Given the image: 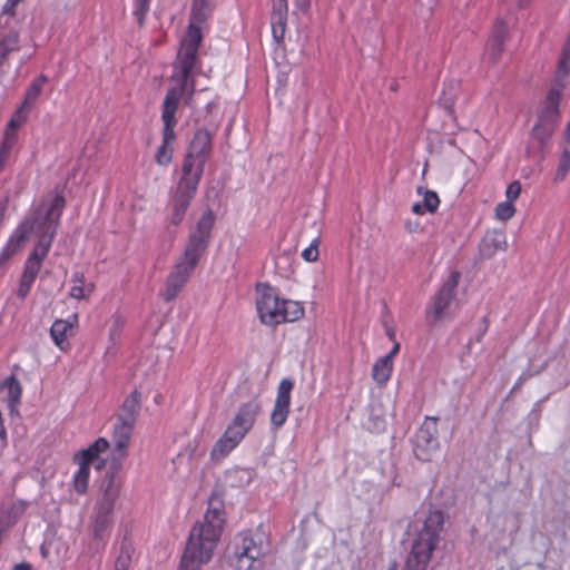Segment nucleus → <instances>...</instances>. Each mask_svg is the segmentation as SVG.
<instances>
[{"mask_svg": "<svg viewBox=\"0 0 570 570\" xmlns=\"http://www.w3.org/2000/svg\"><path fill=\"white\" fill-rule=\"evenodd\" d=\"M569 170H570V150L568 148H564L561 154L560 160H559L554 180H557V181L563 180Z\"/></svg>", "mask_w": 570, "mask_h": 570, "instance_id": "obj_35", "label": "nucleus"}, {"mask_svg": "<svg viewBox=\"0 0 570 570\" xmlns=\"http://www.w3.org/2000/svg\"><path fill=\"white\" fill-rule=\"evenodd\" d=\"M272 24H273V35H274V38L276 40H279L284 37V35L281 37V29H279V26L278 23H276L275 21H272Z\"/></svg>", "mask_w": 570, "mask_h": 570, "instance_id": "obj_46", "label": "nucleus"}, {"mask_svg": "<svg viewBox=\"0 0 570 570\" xmlns=\"http://www.w3.org/2000/svg\"><path fill=\"white\" fill-rule=\"evenodd\" d=\"M237 445L238 443L233 441V438H227L223 434L210 451L212 460L219 461L226 458Z\"/></svg>", "mask_w": 570, "mask_h": 570, "instance_id": "obj_27", "label": "nucleus"}, {"mask_svg": "<svg viewBox=\"0 0 570 570\" xmlns=\"http://www.w3.org/2000/svg\"><path fill=\"white\" fill-rule=\"evenodd\" d=\"M480 254L483 258H490L495 253L507 249V237L501 230L488 232L480 243Z\"/></svg>", "mask_w": 570, "mask_h": 570, "instance_id": "obj_19", "label": "nucleus"}, {"mask_svg": "<svg viewBox=\"0 0 570 570\" xmlns=\"http://www.w3.org/2000/svg\"><path fill=\"white\" fill-rule=\"evenodd\" d=\"M520 193L521 184L518 180L512 181L505 190L507 200L513 203L519 197Z\"/></svg>", "mask_w": 570, "mask_h": 570, "instance_id": "obj_42", "label": "nucleus"}, {"mask_svg": "<svg viewBox=\"0 0 570 570\" xmlns=\"http://www.w3.org/2000/svg\"><path fill=\"white\" fill-rule=\"evenodd\" d=\"M215 222L214 213L208 209L199 218L196 229L190 234L180 262L196 267L199 258L205 253Z\"/></svg>", "mask_w": 570, "mask_h": 570, "instance_id": "obj_11", "label": "nucleus"}, {"mask_svg": "<svg viewBox=\"0 0 570 570\" xmlns=\"http://www.w3.org/2000/svg\"><path fill=\"white\" fill-rule=\"evenodd\" d=\"M444 515L441 511H430L416 528L411 552L404 570H425L438 547L443 530Z\"/></svg>", "mask_w": 570, "mask_h": 570, "instance_id": "obj_5", "label": "nucleus"}, {"mask_svg": "<svg viewBox=\"0 0 570 570\" xmlns=\"http://www.w3.org/2000/svg\"><path fill=\"white\" fill-rule=\"evenodd\" d=\"M72 286L70 288V296L76 299L87 298L95 289L92 283H86L85 276L80 273H75L71 277Z\"/></svg>", "mask_w": 570, "mask_h": 570, "instance_id": "obj_23", "label": "nucleus"}, {"mask_svg": "<svg viewBox=\"0 0 570 570\" xmlns=\"http://www.w3.org/2000/svg\"><path fill=\"white\" fill-rule=\"evenodd\" d=\"M212 3L206 0H194L190 23L174 63L171 82L185 85L194 82V69L198 62L197 52L203 39L200 26L208 18Z\"/></svg>", "mask_w": 570, "mask_h": 570, "instance_id": "obj_4", "label": "nucleus"}, {"mask_svg": "<svg viewBox=\"0 0 570 570\" xmlns=\"http://www.w3.org/2000/svg\"><path fill=\"white\" fill-rule=\"evenodd\" d=\"M304 314L303 307L299 303L289 299H282V307L278 317V324L283 322H294L301 318Z\"/></svg>", "mask_w": 570, "mask_h": 570, "instance_id": "obj_25", "label": "nucleus"}, {"mask_svg": "<svg viewBox=\"0 0 570 570\" xmlns=\"http://www.w3.org/2000/svg\"><path fill=\"white\" fill-rule=\"evenodd\" d=\"M63 207L65 198L58 194L52 197L49 205L42 204L19 225L0 254L1 266L22 247L30 234L35 233L38 236V242L24 263V269L17 289V295L20 298L28 295L41 269L42 262L53 242Z\"/></svg>", "mask_w": 570, "mask_h": 570, "instance_id": "obj_2", "label": "nucleus"}, {"mask_svg": "<svg viewBox=\"0 0 570 570\" xmlns=\"http://www.w3.org/2000/svg\"><path fill=\"white\" fill-rule=\"evenodd\" d=\"M296 7L302 11L307 10L309 7V0H295Z\"/></svg>", "mask_w": 570, "mask_h": 570, "instance_id": "obj_47", "label": "nucleus"}, {"mask_svg": "<svg viewBox=\"0 0 570 570\" xmlns=\"http://www.w3.org/2000/svg\"><path fill=\"white\" fill-rule=\"evenodd\" d=\"M440 204L439 196L435 191L426 190L423 196L422 203H415L412 206V212L417 215H423L425 212L434 213Z\"/></svg>", "mask_w": 570, "mask_h": 570, "instance_id": "obj_28", "label": "nucleus"}, {"mask_svg": "<svg viewBox=\"0 0 570 570\" xmlns=\"http://www.w3.org/2000/svg\"><path fill=\"white\" fill-rule=\"evenodd\" d=\"M0 393H6V402L11 411L19 404L21 399V384L19 381L11 376L4 381L2 386L0 387Z\"/></svg>", "mask_w": 570, "mask_h": 570, "instance_id": "obj_21", "label": "nucleus"}, {"mask_svg": "<svg viewBox=\"0 0 570 570\" xmlns=\"http://www.w3.org/2000/svg\"><path fill=\"white\" fill-rule=\"evenodd\" d=\"M21 0H7V2L4 3L3 8H2V13L4 14H13L14 13V8L17 7V4L20 2Z\"/></svg>", "mask_w": 570, "mask_h": 570, "instance_id": "obj_43", "label": "nucleus"}, {"mask_svg": "<svg viewBox=\"0 0 570 570\" xmlns=\"http://www.w3.org/2000/svg\"><path fill=\"white\" fill-rule=\"evenodd\" d=\"M256 295V308L262 323L269 326L277 325L282 299H279L275 288L267 284H258Z\"/></svg>", "mask_w": 570, "mask_h": 570, "instance_id": "obj_15", "label": "nucleus"}, {"mask_svg": "<svg viewBox=\"0 0 570 570\" xmlns=\"http://www.w3.org/2000/svg\"><path fill=\"white\" fill-rule=\"evenodd\" d=\"M273 1V12H272V21L278 23L281 29V37L285 32V24L287 20V0H272Z\"/></svg>", "mask_w": 570, "mask_h": 570, "instance_id": "obj_30", "label": "nucleus"}, {"mask_svg": "<svg viewBox=\"0 0 570 570\" xmlns=\"http://www.w3.org/2000/svg\"><path fill=\"white\" fill-rule=\"evenodd\" d=\"M198 185V180L181 175L169 204V225L178 226L183 222L185 213L197 191Z\"/></svg>", "mask_w": 570, "mask_h": 570, "instance_id": "obj_13", "label": "nucleus"}, {"mask_svg": "<svg viewBox=\"0 0 570 570\" xmlns=\"http://www.w3.org/2000/svg\"><path fill=\"white\" fill-rule=\"evenodd\" d=\"M564 140H566V142L570 141V121L568 122L566 130H564Z\"/></svg>", "mask_w": 570, "mask_h": 570, "instance_id": "obj_50", "label": "nucleus"}, {"mask_svg": "<svg viewBox=\"0 0 570 570\" xmlns=\"http://www.w3.org/2000/svg\"><path fill=\"white\" fill-rule=\"evenodd\" d=\"M195 267L189 266L180 261L176 263L173 271L167 277L163 297L166 302L175 299L183 287L188 282Z\"/></svg>", "mask_w": 570, "mask_h": 570, "instance_id": "obj_17", "label": "nucleus"}, {"mask_svg": "<svg viewBox=\"0 0 570 570\" xmlns=\"http://www.w3.org/2000/svg\"><path fill=\"white\" fill-rule=\"evenodd\" d=\"M387 570H397V563L395 561L391 562Z\"/></svg>", "mask_w": 570, "mask_h": 570, "instance_id": "obj_51", "label": "nucleus"}, {"mask_svg": "<svg viewBox=\"0 0 570 570\" xmlns=\"http://www.w3.org/2000/svg\"><path fill=\"white\" fill-rule=\"evenodd\" d=\"M131 563V547L128 543H122L120 552L115 561L114 570H128Z\"/></svg>", "mask_w": 570, "mask_h": 570, "instance_id": "obj_33", "label": "nucleus"}, {"mask_svg": "<svg viewBox=\"0 0 570 570\" xmlns=\"http://www.w3.org/2000/svg\"><path fill=\"white\" fill-rule=\"evenodd\" d=\"M438 449V417L426 416L414 435L413 452L419 460L428 462Z\"/></svg>", "mask_w": 570, "mask_h": 570, "instance_id": "obj_14", "label": "nucleus"}, {"mask_svg": "<svg viewBox=\"0 0 570 570\" xmlns=\"http://www.w3.org/2000/svg\"><path fill=\"white\" fill-rule=\"evenodd\" d=\"M228 479L236 481V485L243 487L249 484L253 479V472L249 469H235L228 473Z\"/></svg>", "mask_w": 570, "mask_h": 570, "instance_id": "obj_34", "label": "nucleus"}, {"mask_svg": "<svg viewBox=\"0 0 570 570\" xmlns=\"http://www.w3.org/2000/svg\"><path fill=\"white\" fill-rule=\"evenodd\" d=\"M210 149L212 135L206 129H198L184 159L181 175L200 181Z\"/></svg>", "mask_w": 570, "mask_h": 570, "instance_id": "obj_10", "label": "nucleus"}, {"mask_svg": "<svg viewBox=\"0 0 570 570\" xmlns=\"http://www.w3.org/2000/svg\"><path fill=\"white\" fill-rule=\"evenodd\" d=\"M140 407L141 394L138 390H134L126 396L117 414V423L112 431V441L115 443L112 463L119 464V461L126 456V449L129 444Z\"/></svg>", "mask_w": 570, "mask_h": 570, "instance_id": "obj_8", "label": "nucleus"}, {"mask_svg": "<svg viewBox=\"0 0 570 570\" xmlns=\"http://www.w3.org/2000/svg\"><path fill=\"white\" fill-rule=\"evenodd\" d=\"M63 207L65 198L58 194L52 197L49 205L42 204L19 225L0 254L1 266L22 247L30 234L35 233L38 236V242L24 263V269L17 289V295L20 298L28 295L41 269L42 262L53 242Z\"/></svg>", "mask_w": 570, "mask_h": 570, "instance_id": "obj_1", "label": "nucleus"}, {"mask_svg": "<svg viewBox=\"0 0 570 570\" xmlns=\"http://www.w3.org/2000/svg\"><path fill=\"white\" fill-rule=\"evenodd\" d=\"M148 9H149V0H136L134 13L137 17V20L139 23H142V20L145 18V14L147 13Z\"/></svg>", "mask_w": 570, "mask_h": 570, "instance_id": "obj_41", "label": "nucleus"}, {"mask_svg": "<svg viewBox=\"0 0 570 570\" xmlns=\"http://www.w3.org/2000/svg\"><path fill=\"white\" fill-rule=\"evenodd\" d=\"M224 524L223 503L212 498L203 521L191 528L178 570H199L216 548Z\"/></svg>", "mask_w": 570, "mask_h": 570, "instance_id": "obj_3", "label": "nucleus"}, {"mask_svg": "<svg viewBox=\"0 0 570 570\" xmlns=\"http://www.w3.org/2000/svg\"><path fill=\"white\" fill-rule=\"evenodd\" d=\"M507 35V27L503 21H498L493 28L492 35L487 45V56L497 60L502 51V46Z\"/></svg>", "mask_w": 570, "mask_h": 570, "instance_id": "obj_20", "label": "nucleus"}, {"mask_svg": "<svg viewBox=\"0 0 570 570\" xmlns=\"http://www.w3.org/2000/svg\"><path fill=\"white\" fill-rule=\"evenodd\" d=\"M386 335L389 336V338L391 341L396 342L395 341V331L392 327L386 328Z\"/></svg>", "mask_w": 570, "mask_h": 570, "instance_id": "obj_48", "label": "nucleus"}, {"mask_svg": "<svg viewBox=\"0 0 570 570\" xmlns=\"http://www.w3.org/2000/svg\"><path fill=\"white\" fill-rule=\"evenodd\" d=\"M261 409L262 406L259 401L257 399H252L239 406L232 422L235 424V426H239L242 430L248 433L253 428L256 416L261 412Z\"/></svg>", "mask_w": 570, "mask_h": 570, "instance_id": "obj_18", "label": "nucleus"}, {"mask_svg": "<svg viewBox=\"0 0 570 570\" xmlns=\"http://www.w3.org/2000/svg\"><path fill=\"white\" fill-rule=\"evenodd\" d=\"M384 424H385V423H384V420H383V419H381V417H379V416H376V417L374 419V422H373V426H372V429H373V430H375V431H381V430H383V429H384Z\"/></svg>", "mask_w": 570, "mask_h": 570, "instance_id": "obj_44", "label": "nucleus"}, {"mask_svg": "<svg viewBox=\"0 0 570 570\" xmlns=\"http://www.w3.org/2000/svg\"><path fill=\"white\" fill-rule=\"evenodd\" d=\"M246 434L247 433L244 430H242L239 426H235L233 422L228 424L227 429L224 432L225 436L233 438V441H235L238 444L242 442Z\"/></svg>", "mask_w": 570, "mask_h": 570, "instance_id": "obj_39", "label": "nucleus"}, {"mask_svg": "<svg viewBox=\"0 0 570 570\" xmlns=\"http://www.w3.org/2000/svg\"><path fill=\"white\" fill-rule=\"evenodd\" d=\"M400 351V344L397 342H394V345L389 354L385 356L390 357V362H393V357L399 353Z\"/></svg>", "mask_w": 570, "mask_h": 570, "instance_id": "obj_45", "label": "nucleus"}, {"mask_svg": "<svg viewBox=\"0 0 570 570\" xmlns=\"http://www.w3.org/2000/svg\"><path fill=\"white\" fill-rule=\"evenodd\" d=\"M264 553L261 542L248 534H240L236 538L232 564L235 570H256Z\"/></svg>", "mask_w": 570, "mask_h": 570, "instance_id": "obj_12", "label": "nucleus"}, {"mask_svg": "<svg viewBox=\"0 0 570 570\" xmlns=\"http://www.w3.org/2000/svg\"><path fill=\"white\" fill-rule=\"evenodd\" d=\"M47 80L48 79L46 76H39L30 85V87L28 88V90L26 92V96H24V99L22 102V108H28V109L31 108V106L37 101V99L41 95L42 88H43L45 83L47 82Z\"/></svg>", "mask_w": 570, "mask_h": 570, "instance_id": "obj_29", "label": "nucleus"}, {"mask_svg": "<svg viewBox=\"0 0 570 570\" xmlns=\"http://www.w3.org/2000/svg\"><path fill=\"white\" fill-rule=\"evenodd\" d=\"M392 370L393 362H390L389 356H383L374 363L372 377L377 384L383 385L390 380Z\"/></svg>", "mask_w": 570, "mask_h": 570, "instance_id": "obj_24", "label": "nucleus"}, {"mask_svg": "<svg viewBox=\"0 0 570 570\" xmlns=\"http://www.w3.org/2000/svg\"><path fill=\"white\" fill-rule=\"evenodd\" d=\"M320 239L315 238L311 245L302 252V257L309 263L316 262L318 258Z\"/></svg>", "mask_w": 570, "mask_h": 570, "instance_id": "obj_38", "label": "nucleus"}, {"mask_svg": "<svg viewBox=\"0 0 570 570\" xmlns=\"http://www.w3.org/2000/svg\"><path fill=\"white\" fill-rule=\"evenodd\" d=\"M195 91V83L190 85L171 82V87L168 89L167 95L163 102L161 119L164 122L163 130V144L158 148L156 154V163L160 166H167L170 164L173 158V142L175 140L174 127L176 126V110L178 102L181 98L185 99L187 105L190 104V98Z\"/></svg>", "mask_w": 570, "mask_h": 570, "instance_id": "obj_6", "label": "nucleus"}, {"mask_svg": "<svg viewBox=\"0 0 570 570\" xmlns=\"http://www.w3.org/2000/svg\"><path fill=\"white\" fill-rule=\"evenodd\" d=\"M108 441L105 438H99L88 449L83 450L80 453V462H86V464L89 465L96 464V468L100 469L101 462L98 460V455L99 453L105 452L108 449Z\"/></svg>", "mask_w": 570, "mask_h": 570, "instance_id": "obj_22", "label": "nucleus"}, {"mask_svg": "<svg viewBox=\"0 0 570 570\" xmlns=\"http://www.w3.org/2000/svg\"><path fill=\"white\" fill-rule=\"evenodd\" d=\"M27 109L28 108H22V105H21L20 108L13 115L12 119L9 121L7 128H10L11 130H16V128L21 126L26 121V115L23 112Z\"/></svg>", "mask_w": 570, "mask_h": 570, "instance_id": "obj_40", "label": "nucleus"}, {"mask_svg": "<svg viewBox=\"0 0 570 570\" xmlns=\"http://www.w3.org/2000/svg\"><path fill=\"white\" fill-rule=\"evenodd\" d=\"M118 463H111L101 483V495L98 498L91 515V529L96 540H102L111 528L115 502L119 497V484L115 480Z\"/></svg>", "mask_w": 570, "mask_h": 570, "instance_id": "obj_7", "label": "nucleus"}, {"mask_svg": "<svg viewBox=\"0 0 570 570\" xmlns=\"http://www.w3.org/2000/svg\"><path fill=\"white\" fill-rule=\"evenodd\" d=\"M459 279L460 274L458 272H452L434 296L431 306L425 313L429 325L436 326L438 324L449 321L454 316L459 307L455 294Z\"/></svg>", "mask_w": 570, "mask_h": 570, "instance_id": "obj_9", "label": "nucleus"}, {"mask_svg": "<svg viewBox=\"0 0 570 570\" xmlns=\"http://www.w3.org/2000/svg\"><path fill=\"white\" fill-rule=\"evenodd\" d=\"M13 570H31L30 566L28 563H19L17 564Z\"/></svg>", "mask_w": 570, "mask_h": 570, "instance_id": "obj_49", "label": "nucleus"}, {"mask_svg": "<svg viewBox=\"0 0 570 570\" xmlns=\"http://www.w3.org/2000/svg\"><path fill=\"white\" fill-rule=\"evenodd\" d=\"M515 213L513 204L509 200L499 203L495 207V216L500 220L510 219Z\"/></svg>", "mask_w": 570, "mask_h": 570, "instance_id": "obj_36", "label": "nucleus"}, {"mask_svg": "<svg viewBox=\"0 0 570 570\" xmlns=\"http://www.w3.org/2000/svg\"><path fill=\"white\" fill-rule=\"evenodd\" d=\"M90 465L86 462H79V469L73 475V487L79 494L86 493L88 489Z\"/></svg>", "mask_w": 570, "mask_h": 570, "instance_id": "obj_31", "label": "nucleus"}, {"mask_svg": "<svg viewBox=\"0 0 570 570\" xmlns=\"http://www.w3.org/2000/svg\"><path fill=\"white\" fill-rule=\"evenodd\" d=\"M17 140V134L14 130L10 128L6 129L4 139L2 141L1 151H0V160H2L9 154L10 149L13 147Z\"/></svg>", "mask_w": 570, "mask_h": 570, "instance_id": "obj_37", "label": "nucleus"}, {"mask_svg": "<svg viewBox=\"0 0 570 570\" xmlns=\"http://www.w3.org/2000/svg\"><path fill=\"white\" fill-rule=\"evenodd\" d=\"M459 83L455 81H450L444 85L442 94L440 96V105L444 107V109L451 111L456 99Z\"/></svg>", "mask_w": 570, "mask_h": 570, "instance_id": "obj_32", "label": "nucleus"}, {"mask_svg": "<svg viewBox=\"0 0 570 570\" xmlns=\"http://www.w3.org/2000/svg\"><path fill=\"white\" fill-rule=\"evenodd\" d=\"M293 386V382L288 379L282 380L278 385L277 396L271 414V423L275 429L283 426L287 420Z\"/></svg>", "mask_w": 570, "mask_h": 570, "instance_id": "obj_16", "label": "nucleus"}, {"mask_svg": "<svg viewBox=\"0 0 570 570\" xmlns=\"http://www.w3.org/2000/svg\"><path fill=\"white\" fill-rule=\"evenodd\" d=\"M73 324L68 320H56L50 327V335L57 346L63 348L67 342V334L71 331Z\"/></svg>", "mask_w": 570, "mask_h": 570, "instance_id": "obj_26", "label": "nucleus"}]
</instances>
